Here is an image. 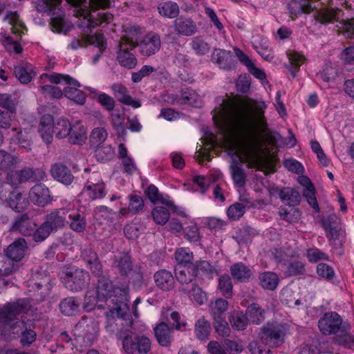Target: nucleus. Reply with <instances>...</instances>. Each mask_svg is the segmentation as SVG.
<instances>
[{
  "instance_id": "obj_12",
  "label": "nucleus",
  "mask_w": 354,
  "mask_h": 354,
  "mask_svg": "<svg viewBox=\"0 0 354 354\" xmlns=\"http://www.w3.org/2000/svg\"><path fill=\"white\" fill-rule=\"evenodd\" d=\"M68 213L66 208L55 209L46 215L44 223L52 232L57 231L65 226Z\"/></svg>"
},
{
  "instance_id": "obj_24",
  "label": "nucleus",
  "mask_w": 354,
  "mask_h": 354,
  "mask_svg": "<svg viewBox=\"0 0 354 354\" xmlns=\"http://www.w3.org/2000/svg\"><path fill=\"white\" fill-rule=\"evenodd\" d=\"M27 243L24 239L19 238L11 243L6 250V256L16 262L20 261L25 255Z\"/></svg>"
},
{
  "instance_id": "obj_52",
  "label": "nucleus",
  "mask_w": 354,
  "mask_h": 354,
  "mask_svg": "<svg viewBox=\"0 0 354 354\" xmlns=\"http://www.w3.org/2000/svg\"><path fill=\"white\" fill-rule=\"evenodd\" d=\"M53 232L43 222L39 227H36L31 234L32 241L36 243H41L45 241Z\"/></svg>"
},
{
  "instance_id": "obj_60",
  "label": "nucleus",
  "mask_w": 354,
  "mask_h": 354,
  "mask_svg": "<svg viewBox=\"0 0 354 354\" xmlns=\"http://www.w3.org/2000/svg\"><path fill=\"white\" fill-rule=\"evenodd\" d=\"M192 266V271L196 274V276L201 272L205 274H211L214 270V267L207 261L205 260L196 261Z\"/></svg>"
},
{
  "instance_id": "obj_27",
  "label": "nucleus",
  "mask_w": 354,
  "mask_h": 354,
  "mask_svg": "<svg viewBox=\"0 0 354 354\" xmlns=\"http://www.w3.org/2000/svg\"><path fill=\"white\" fill-rule=\"evenodd\" d=\"M80 300L76 297H68L63 299L59 305L62 314L71 316L79 312Z\"/></svg>"
},
{
  "instance_id": "obj_49",
  "label": "nucleus",
  "mask_w": 354,
  "mask_h": 354,
  "mask_svg": "<svg viewBox=\"0 0 354 354\" xmlns=\"http://www.w3.org/2000/svg\"><path fill=\"white\" fill-rule=\"evenodd\" d=\"M288 57L290 62L289 71L292 77H295L300 66L304 63L305 57L297 53H290L288 54Z\"/></svg>"
},
{
  "instance_id": "obj_37",
  "label": "nucleus",
  "mask_w": 354,
  "mask_h": 354,
  "mask_svg": "<svg viewBox=\"0 0 354 354\" xmlns=\"http://www.w3.org/2000/svg\"><path fill=\"white\" fill-rule=\"evenodd\" d=\"M264 310L257 304H250L246 310L248 321L254 324H259L265 319Z\"/></svg>"
},
{
  "instance_id": "obj_8",
  "label": "nucleus",
  "mask_w": 354,
  "mask_h": 354,
  "mask_svg": "<svg viewBox=\"0 0 354 354\" xmlns=\"http://www.w3.org/2000/svg\"><path fill=\"white\" fill-rule=\"evenodd\" d=\"M288 326L281 323H268L261 328L260 337L270 347H279L284 342Z\"/></svg>"
},
{
  "instance_id": "obj_3",
  "label": "nucleus",
  "mask_w": 354,
  "mask_h": 354,
  "mask_svg": "<svg viewBox=\"0 0 354 354\" xmlns=\"http://www.w3.org/2000/svg\"><path fill=\"white\" fill-rule=\"evenodd\" d=\"M131 326H122L116 333L117 340L121 342L123 351L127 354H147L150 352L151 342L144 335H138L131 329Z\"/></svg>"
},
{
  "instance_id": "obj_14",
  "label": "nucleus",
  "mask_w": 354,
  "mask_h": 354,
  "mask_svg": "<svg viewBox=\"0 0 354 354\" xmlns=\"http://www.w3.org/2000/svg\"><path fill=\"white\" fill-rule=\"evenodd\" d=\"M50 173L55 180L65 185H70L73 182L74 176L71 169L62 163L52 165Z\"/></svg>"
},
{
  "instance_id": "obj_23",
  "label": "nucleus",
  "mask_w": 354,
  "mask_h": 354,
  "mask_svg": "<svg viewBox=\"0 0 354 354\" xmlns=\"http://www.w3.org/2000/svg\"><path fill=\"white\" fill-rule=\"evenodd\" d=\"M230 272L232 279L238 282L247 283L252 276V271L242 262L235 263L230 268Z\"/></svg>"
},
{
  "instance_id": "obj_28",
  "label": "nucleus",
  "mask_w": 354,
  "mask_h": 354,
  "mask_svg": "<svg viewBox=\"0 0 354 354\" xmlns=\"http://www.w3.org/2000/svg\"><path fill=\"white\" fill-rule=\"evenodd\" d=\"M175 276L177 281L181 284L188 285L193 283L196 274L192 271V266H176Z\"/></svg>"
},
{
  "instance_id": "obj_31",
  "label": "nucleus",
  "mask_w": 354,
  "mask_h": 354,
  "mask_svg": "<svg viewBox=\"0 0 354 354\" xmlns=\"http://www.w3.org/2000/svg\"><path fill=\"white\" fill-rule=\"evenodd\" d=\"M8 205L17 212H23L26 209L28 201L22 196V194L17 189H14L10 197L8 198Z\"/></svg>"
},
{
  "instance_id": "obj_38",
  "label": "nucleus",
  "mask_w": 354,
  "mask_h": 354,
  "mask_svg": "<svg viewBox=\"0 0 354 354\" xmlns=\"http://www.w3.org/2000/svg\"><path fill=\"white\" fill-rule=\"evenodd\" d=\"M229 320L232 328L237 330H245L249 322L246 313L239 310L232 312Z\"/></svg>"
},
{
  "instance_id": "obj_22",
  "label": "nucleus",
  "mask_w": 354,
  "mask_h": 354,
  "mask_svg": "<svg viewBox=\"0 0 354 354\" xmlns=\"http://www.w3.org/2000/svg\"><path fill=\"white\" fill-rule=\"evenodd\" d=\"M54 124L53 118L50 114L44 115L40 120L38 131L46 144L51 143L53 140Z\"/></svg>"
},
{
  "instance_id": "obj_53",
  "label": "nucleus",
  "mask_w": 354,
  "mask_h": 354,
  "mask_svg": "<svg viewBox=\"0 0 354 354\" xmlns=\"http://www.w3.org/2000/svg\"><path fill=\"white\" fill-rule=\"evenodd\" d=\"M95 156L97 161L105 162L113 158L114 151L110 145H101L95 149Z\"/></svg>"
},
{
  "instance_id": "obj_55",
  "label": "nucleus",
  "mask_w": 354,
  "mask_h": 354,
  "mask_svg": "<svg viewBox=\"0 0 354 354\" xmlns=\"http://www.w3.org/2000/svg\"><path fill=\"white\" fill-rule=\"evenodd\" d=\"M214 327L216 333L221 337H228L231 329L226 322L225 317L214 318Z\"/></svg>"
},
{
  "instance_id": "obj_10",
  "label": "nucleus",
  "mask_w": 354,
  "mask_h": 354,
  "mask_svg": "<svg viewBox=\"0 0 354 354\" xmlns=\"http://www.w3.org/2000/svg\"><path fill=\"white\" fill-rule=\"evenodd\" d=\"M26 310V304L23 300L8 303L0 308V323L12 327L15 324L18 323L17 316Z\"/></svg>"
},
{
  "instance_id": "obj_48",
  "label": "nucleus",
  "mask_w": 354,
  "mask_h": 354,
  "mask_svg": "<svg viewBox=\"0 0 354 354\" xmlns=\"http://www.w3.org/2000/svg\"><path fill=\"white\" fill-rule=\"evenodd\" d=\"M180 100L181 103L194 107L198 106L200 104V99L197 93L194 90L187 88L181 91Z\"/></svg>"
},
{
  "instance_id": "obj_42",
  "label": "nucleus",
  "mask_w": 354,
  "mask_h": 354,
  "mask_svg": "<svg viewBox=\"0 0 354 354\" xmlns=\"http://www.w3.org/2000/svg\"><path fill=\"white\" fill-rule=\"evenodd\" d=\"M96 324L92 317L83 316L76 324V329L82 333V335L95 333Z\"/></svg>"
},
{
  "instance_id": "obj_59",
  "label": "nucleus",
  "mask_w": 354,
  "mask_h": 354,
  "mask_svg": "<svg viewBox=\"0 0 354 354\" xmlns=\"http://www.w3.org/2000/svg\"><path fill=\"white\" fill-rule=\"evenodd\" d=\"M317 274L327 281H332L335 276L334 269L325 263H319L317 266Z\"/></svg>"
},
{
  "instance_id": "obj_44",
  "label": "nucleus",
  "mask_w": 354,
  "mask_h": 354,
  "mask_svg": "<svg viewBox=\"0 0 354 354\" xmlns=\"http://www.w3.org/2000/svg\"><path fill=\"white\" fill-rule=\"evenodd\" d=\"M231 167L232 178L234 185L238 187H243L246 183V175L241 165L234 162Z\"/></svg>"
},
{
  "instance_id": "obj_19",
  "label": "nucleus",
  "mask_w": 354,
  "mask_h": 354,
  "mask_svg": "<svg viewBox=\"0 0 354 354\" xmlns=\"http://www.w3.org/2000/svg\"><path fill=\"white\" fill-rule=\"evenodd\" d=\"M37 226L36 223L27 214H24L15 220L12 229L26 236H30Z\"/></svg>"
},
{
  "instance_id": "obj_2",
  "label": "nucleus",
  "mask_w": 354,
  "mask_h": 354,
  "mask_svg": "<svg viewBox=\"0 0 354 354\" xmlns=\"http://www.w3.org/2000/svg\"><path fill=\"white\" fill-rule=\"evenodd\" d=\"M129 288L128 284L121 287L113 286L111 279L106 277L98 279L96 286L97 299L99 301H109V311L106 313L107 317L106 328L113 331V324L119 319L120 325L123 326L124 322L131 326L133 321L129 319Z\"/></svg>"
},
{
  "instance_id": "obj_64",
  "label": "nucleus",
  "mask_w": 354,
  "mask_h": 354,
  "mask_svg": "<svg viewBox=\"0 0 354 354\" xmlns=\"http://www.w3.org/2000/svg\"><path fill=\"white\" fill-rule=\"evenodd\" d=\"M349 329L346 328V331L335 337L334 341L335 344L345 348H351L354 345V336L347 333Z\"/></svg>"
},
{
  "instance_id": "obj_36",
  "label": "nucleus",
  "mask_w": 354,
  "mask_h": 354,
  "mask_svg": "<svg viewBox=\"0 0 354 354\" xmlns=\"http://www.w3.org/2000/svg\"><path fill=\"white\" fill-rule=\"evenodd\" d=\"M165 315V319L169 323L172 328L179 331H185L187 330V323L185 320L181 319L180 313L177 311L169 313L167 310Z\"/></svg>"
},
{
  "instance_id": "obj_58",
  "label": "nucleus",
  "mask_w": 354,
  "mask_h": 354,
  "mask_svg": "<svg viewBox=\"0 0 354 354\" xmlns=\"http://www.w3.org/2000/svg\"><path fill=\"white\" fill-rule=\"evenodd\" d=\"M152 216L157 224L164 225L168 221L170 213L166 207H156L152 211Z\"/></svg>"
},
{
  "instance_id": "obj_41",
  "label": "nucleus",
  "mask_w": 354,
  "mask_h": 354,
  "mask_svg": "<svg viewBox=\"0 0 354 354\" xmlns=\"http://www.w3.org/2000/svg\"><path fill=\"white\" fill-rule=\"evenodd\" d=\"M175 259L178 266H189L193 264L194 254L189 248H180L175 252Z\"/></svg>"
},
{
  "instance_id": "obj_54",
  "label": "nucleus",
  "mask_w": 354,
  "mask_h": 354,
  "mask_svg": "<svg viewBox=\"0 0 354 354\" xmlns=\"http://www.w3.org/2000/svg\"><path fill=\"white\" fill-rule=\"evenodd\" d=\"M145 194L149 200L153 203H156L158 202L166 205H169V203L167 199L162 196L158 191V189L154 185L151 184L149 185L145 189Z\"/></svg>"
},
{
  "instance_id": "obj_33",
  "label": "nucleus",
  "mask_w": 354,
  "mask_h": 354,
  "mask_svg": "<svg viewBox=\"0 0 354 354\" xmlns=\"http://www.w3.org/2000/svg\"><path fill=\"white\" fill-rule=\"evenodd\" d=\"M341 10H335L333 9L323 8L317 10L313 15L315 22L322 24H327L333 22L338 17L337 15Z\"/></svg>"
},
{
  "instance_id": "obj_20",
  "label": "nucleus",
  "mask_w": 354,
  "mask_h": 354,
  "mask_svg": "<svg viewBox=\"0 0 354 354\" xmlns=\"http://www.w3.org/2000/svg\"><path fill=\"white\" fill-rule=\"evenodd\" d=\"M69 221H66V223L69 225V227L74 232L81 233L83 232L86 227V220L85 214L80 209L68 210L66 218Z\"/></svg>"
},
{
  "instance_id": "obj_62",
  "label": "nucleus",
  "mask_w": 354,
  "mask_h": 354,
  "mask_svg": "<svg viewBox=\"0 0 354 354\" xmlns=\"http://www.w3.org/2000/svg\"><path fill=\"white\" fill-rule=\"evenodd\" d=\"M279 212L281 219L288 223L297 221L301 216L299 210L295 208L287 209L286 208L281 207Z\"/></svg>"
},
{
  "instance_id": "obj_13",
  "label": "nucleus",
  "mask_w": 354,
  "mask_h": 354,
  "mask_svg": "<svg viewBox=\"0 0 354 354\" xmlns=\"http://www.w3.org/2000/svg\"><path fill=\"white\" fill-rule=\"evenodd\" d=\"M29 197L34 204L40 207H44L52 201L48 188L41 183L36 184L30 189Z\"/></svg>"
},
{
  "instance_id": "obj_51",
  "label": "nucleus",
  "mask_w": 354,
  "mask_h": 354,
  "mask_svg": "<svg viewBox=\"0 0 354 354\" xmlns=\"http://www.w3.org/2000/svg\"><path fill=\"white\" fill-rule=\"evenodd\" d=\"M42 76H46L48 77V80L50 83L54 84H58L62 81L65 82L67 84H73V85H79V82L75 79L73 78L68 75L62 74V73H53V74H46L44 73Z\"/></svg>"
},
{
  "instance_id": "obj_56",
  "label": "nucleus",
  "mask_w": 354,
  "mask_h": 354,
  "mask_svg": "<svg viewBox=\"0 0 354 354\" xmlns=\"http://www.w3.org/2000/svg\"><path fill=\"white\" fill-rule=\"evenodd\" d=\"M228 308V302L222 298L218 299L211 306V314L213 318L223 317L224 313Z\"/></svg>"
},
{
  "instance_id": "obj_40",
  "label": "nucleus",
  "mask_w": 354,
  "mask_h": 354,
  "mask_svg": "<svg viewBox=\"0 0 354 354\" xmlns=\"http://www.w3.org/2000/svg\"><path fill=\"white\" fill-rule=\"evenodd\" d=\"M182 291L192 297L193 299L200 305L203 304L207 299L205 292L196 283H192L190 287H183Z\"/></svg>"
},
{
  "instance_id": "obj_50",
  "label": "nucleus",
  "mask_w": 354,
  "mask_h": 354,
  "mask_svg": "<svg viewBox=\"0 0 354 354\" xmlns=\"http://www.w3.org/2000/svg\"><path fill=\"white\" fill-rule=\"evenodd\" d=\"M190 44L192 50L198 55H204L210 49L209 44L201 36L195 37Z\"/></svg>"
},
{
  "instance_id": "obj_63",
  "label": "nucleus",
  "mask_w": 354,
  "mask_h": 354,
  "mask_svg": "<svg viewBox=\"0 0 354 354\" xmlns=\"http://www.w3.org/2000/svg\"><path fill=\"white\" fill-rule=\"evenodd\" d=\"M229 57L230 53L225 50L214 49L212 54V60L223 68L227 66V59Z\"/></svg>"
},
{
  "instance_id": "obj_17",
  "label": "nucleus",
  "mask_w": 354,
  "mask_h": 354,
  "mask_svg": "<svg viewBox=\"0 0 354 354\" xmlns=\"http://www.w3.org/2000/svg\"><path fill=\"white\" fill-rule=\"evenodd\" d=\"M175 31L183 36H192L197 31L196 23L189 17L180 16L176 18L174 22Z\"/></svg>"
},
{
  "instance_id": "obj_9",
  "label": "nucleus",
  "mask_w": 354,
  "mask_h": 354,
  "mask_svg": "<svg viewBox=\"0 0 354 354\" xmlns=\"http://www.w3.org/2000/svg\"><path fill=\"white\" fill-rule=\"evenodd\" d=\"M318 327L320 332L325 335L343 333L346 328L342 325V319L336 312H328L319 319Z\"/></svg>"
},
{
  "instance_id": "obj_4",
  "label": "nucleus",
  "mask_w": 354,
  "mask_h": 354,
  "mask_svg": "<svg viewBox=\"0 0 354 354\" xmlns=\"http://www.w3.org/2000/svg\"><path fill=\"white\" fill-rule=\"evenodd\" d=\"M62 0H37L36 9L39 12L52 15L50 24L53 31L61 32L65 26L64 12L61 8Z\"/></svg>"
},
{
  "instance_id": "obj_30",
  "label": "nucleus",
  "mask_w": 354,
  "mask_h": 354,
  "mask_svg": "<svg viewBox=\"0 0 354 354\" xmlns=\"http://www.w3.org/2000/svg\"><path fill=\"white\" fill-rule=\"evenodd\" d=\"M281 201L290 207L298 205L301 201L300 194L290 187H283L279 193Z\"/></svg>"
},
{
  "instance_id": "obj_35",
  "label": "nucleus",
  "mask_w": 354,
  "mask_h": 354,
  "mask_svg": "<svg viewBox=\"0 0 354 354\" xmlns=\"http://www.w3.org/2000/svg\"><path fill=\"white\" fill-rule=\"evenodd\" d=\"M158 10L161 16L169 19L177 17L180 12L177 3L171 1L160 3L158 6Z\"/></svg>"
},
{
  "instance_id": "obj_7",
  "label": "nucleus",
  "mask_w": 354,
  "mask_h": 354,
  "mask_svg": "<svg viewBox=\"0 0 354 354\" xmlns=\"http://www.w3.org/2000/svg\"><path fill=\"white\" fill-rule=\"evenodd\" d=\"M136 48V41L127 35L121 37L116 46V60L119 64L127 69L134 68L138 64V59L133 52Z\"/></svg>"
},
{
  "instance_id": "obj_16",
  "label": "nucleus",
  "mask_w": 354,
  "mask_h": 354,
  "mask_svg": "<svg viewBox=\"0 0 354 354\" xmlns=\"http://www.w3.org/2000/svg\"><path fill=\"white\" fill-rule=\"evenodd\" d=\"M156 286L162 291L169 292L175 286V279L172 273L165 269L160 270L153 274Z\"/></svg>"
},
{
  "instance_id": "obj_21",
  "label": "nucleus",
  "mask_w": 354,
  "mask_h": 354,
  "mask_svg": "<svg viewBox=\"0 0 354 354\" xmlns=\"http://www.w3.org/2000/svg\"><path fill=\"white\" fill-rule=\"evenodd\" d=\"M113 266L122 277L129 276L135 266L133 264L131 257L128 252H122L115 257Z\"/></svg>"
},
{
  "instance_id": "obj_5",
  "label": "nucleus",
  "mask_w": 354,
  "mask_h": 354,
  "mask_svg": "<svg viewBox=\"0 0 354 354\" xmlns=\"http://www.w3.org/2000/svg\"><path fill=\"white\" fill-rule=\"evenodd\" d=\"M60 280L67 290L80 292L89 285L90 275L86 270L73 266L65 269Z\"/></svg>"
},
{
  "instance_id": "obj_34",
  "label": "nucleus",
  "mask_w": 354,
  "mask_h": 354,
  "mask_svg": "<svg viewBox=\"0 0 354 354\" xmlns=\"http://www.w3.org/2000/svg\"><path fill=\"white\" fill-rule=\"evenodd\" d=\"M260 285L263 289L274 290L279 283L278 275L272 272H263L259 275Z\"/></svg>"
},
{
  "instance_id": "obj_39",
  "label": "nucleus",
  "mask_w": 354,
  "mask_h": 354,
  "mask_svg": "<svg viewBox=\"0 0 354 354\" xmlns=\"http://www.w3.org/2000/svg\"><path fill=\"white\" fill-rule=\"evenodd\" d=\"M304 180L306 188L304 190L303 195L306 198V201L310 206L312 207L316 212H319V207L315 197V189L314 185L308 178L306 177Z\"/></svg>"
},
{
  "instance_id": "obj_25",
  "label": "nucleus",
  "mask_w": 354,
  "mask_h": 354,
  "mask_svg": "<svg viewBox=\"0 0 354 354\" xmlns=\"http://www.w3.org/2000/svg\"><path fill=\"white\" fill-rule=\"evenodd\" d=\"M14 73L21 84L29 83L36 75L32 66L28 63L15 66Z\"/></svg>"
},
{
  "instance_id": "obj_45",
  "label": "nucleus",
  "mask_w": 354,
  "mask_h": 354,
  "mask_svg": "<svg viewBox=\"0 0 354 354\" xmlns=\"http://www.w3.org/2000/svg\"><path fill=\"white\" fill-rule=\"evenodd\" d=\"M218 290L222 295L227 299L231 298L233 295V286L230 277L224 274L218 279Z\"/></svg>"
},
{
  "instance_id": "obj_6",
  "label": "nucleus",
  "mask_w": 354,
  "mask_h": 354,
  "mask_svg": "<svg viewBox=\"0 0 354 354\" xmlns=\"http://www.w3.org/2000/svg\"><path fill=\"white\" fill-rule=\"evenodd\" d=\"M29 287V292L33 299L37 302L43 301L49 295L53 288L48 272L41 269L35 271L32 275Z\"/></svg>"
},
{
  "instance_id": "obj_43",
  "label": "nucleus",
  "mask_w": 354,
  "mask_h": 354,
  "mask_svg": "<svg viewBox=\"0 0 354 354\" xmlns=\"http://www.w3.org/2000/svg\"><path fill=\"white\" fill-rule=\"evenodd\" d=\"M81 195L86 196L88 199L92 201L103 198L106 196L105 184L95 185L91 187H84Z\"/></svg>"
},
{
  "instance_id": "obj_1",
  "label": "nucleus",
  "mask_w": 354,
  "mask_h": 354,
  "mask_svg": "<svg viewBox=\"0 0 354 354\" xmlns=\"http://www.w3.org/2000/svg\"><path fill=\"white\" fill-rule=\"evenodd\" d=\"M267 106L263 102L239 95L222 100L212 119L224 131L236 132L247 153L254 152L257 144V134L267 129L264 115Z\"/></svg>"
},
{
  "instance_id": "obj_32",
  "label": "nucleus",
  "mask_w": 354,
  "mask_h": 354,
  "mask_svg": "<svg viewBox=\"0 0 354 354\" xmlns=\"http://www.w3.org/2000/svg\"><path fill=\"white\" fill-rule=\"evenodd\" d=\"M211 330L210 323L203 317H200L195 323V335L201 341H206L209 339Z\"/></svg>"
},
{
  "instance_id": "obj_15",
  "label": "nucleus",
  "mask_w": 354,
  "mask_h": 354,
  "mask_svg": "<svg viewBox=\"0 0 354 354\" xmlns=\"http://www.w3.org/2000/svg\"><path fill=\"white\" fill-rule=\"evenodd\" d=\"M111 89L113 91L114 95L118 102L131 106L134 109L141 106V103L139 100H134L129 94V91L124 85L120 83L113 84L111 86Z\"/></svg>"
},
{
  "instance_id": "obj_26",
  "label": "nucleus",
  "mask_w": 354,
  "mask_h": 354,
  "mask_svg": "<svg viewBox=\"0 0 354 354\" xmlns=\"http://www.w3.org/2000/svg\"><path fill=\"white\" fill-rule=\"evenodd\" d=\"M80 87H81L80 82L78 86L68 84L63 90V95L76 104L83 105L86 102V95L84 91L79 89Z\"/></svg>"
},
{
  "instance_id": "obj_57",
  "label": "nucleus",
  "mask_w": 354,
  "mask_h": 354,
  "mask_svg": "<svg viewBox=\"0 0 354 354\" xmlns=\"http://www.w3.org/2000/svg\"><path fill=\"white\" fill-rule=\"evenodd\" d=\"M5 19L8 20L9 23L12 24V26L11 28V30L12 32L15 34H24V32H20L17 26L20 27L22 29H24L26 31L28 30L25 24L19 20V17L17 12H8L5 17Z\"/></svg>"
},
{
  "instance_id": "obj_18",
  "label": "nucleus",
  "mask_w": 354,
  "mask_h": 354,
  "mask_svg": "<svg viewBox=\"0 0 354 354\" xmlns=\"http://www.w3.org/2000/svg\"><path fill=\"white\" fill-rule=\"evenodd\" d=\"M154 335L158 344L162 346H169L173 340L172 328L165 322H161L153 328Z\"/></svg>"
},
{
  "instance_id": "obj_11",
  "label": "nucleus",
  "mask_w": 354,
  "mask_h": 354,
  "mask_svg": "<svg viewBox=\"0 0 354 354\" xmlns=\"http://www.w3.org/2000/svg\"><path fill=\"white\" fill-rule=\"evenodd\" d=\"M140 53L145 57H150L159 51L161 47L160 36L156 33L150 32L140 41L136 42Z\"/></svg>"
},
{
  "instance_id": "obj_29",
  "label": "nucleus",
  "mask_w": 354,
  "mask_h": 354,
  "mask_svg": "<svg viewBox=\"0 0 354 354\" xmlns=\"http://www.w3.org/2000/svg\"><path fill=\"white\" fill-rule=\"evenodd\" d=\"M12 140L17 142L20 147L28 151L30 149V140L28 133H23L20 127H12L8 131Z\"/></svg>"
},
{
  "instance_id": "obj_61",
  "label": "nucleus",
  "mask_w": 354,
  "mask_h": 354,
  "mask_svg": "<svg viewBox=\"0 0 354 354\" xmlns=\"http://www.w3.org/2000/svg\"><path fill=\"white\" fill-rule=\"evenodd\" d=\"M19 263L12 259L6 257L1 267L0 268L1 276H9L19 269Z\"/></svg>"
},
{
  "instance_id": "obj_46",
  "label": "nucleus",
  "mask_w": 354,
  "mask_h": 354,
  "mask_svg": "<svg viewBox=\"0 0 354 354\" xmlns=\"http://www.w3.org/2000/svg\"><path fill=\"white\" fill-rule=\"evenodd\" d=\"M72 126L69 121L66 119H58L54 124V133L58 138L68 137Z\"/></svg>"
},
{
  "instance_id": "obj_47",
  "label": "nucleus",
  "mask_w": 354,
  "mask_h": 354,
  "mask_svg": "<svg viewBox=\"0 0 354 354\" xmlns=\"http://www.w3.org/2000/svg\"><path fill=\"white\" fill-rule=\"evenodd\" d=\"M129 210H130L132 215L138 214L142 211L145 207V201L142 196L132 194L129 195Z\"/></svg>"
}]
</instances>
